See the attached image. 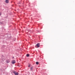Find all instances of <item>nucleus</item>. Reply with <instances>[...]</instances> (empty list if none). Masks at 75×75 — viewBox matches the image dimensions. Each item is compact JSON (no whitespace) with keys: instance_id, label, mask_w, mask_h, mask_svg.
Returning a JSON list of instances; mask_svg holds the SVG:
<instances>
[{"instance_id":"obj_3","label":"nucleus","mask_w":75,"mask_h":75,"mask_svg":"<svg viewBox=\"0 0 75 75\" xmlns=\"http://www.w3.org/2000/svg\"><path fill=\"white\" fill-rule=\"evenodd\" d=\"M11 63L12 64H15V63H16V62L15 60H13L11 62Z\"/></svg>"},{"instance_id":"obj_7","label":"nucleus","mask_w":75,"mask_h":75,"mask_svg":"<svg viewBox=\"0 0 75 75\" xmlns=\"http://www.w3.org/2000/svg\"><path fill=\"white\" fill-rule=\"evenodd\" d=\"M36 64H37V65H38V62H36Z\"/></svg>"},{"instance_id":"obj_9","label":"nucleus","mask_w":75,"mask_h":75,"mask_svg":"<svg viewBox=\"0 0 75 75\" xmlns=\"http://www.w3.org/2000/svg\"><path fill=\"white\" fill-rule=\"evenodd\" d=\"M1 15V13H0V16Z\"/></svg>"},{"instance_id":"obj_8","label":"nucleus","mask_w":75,"mask_h":75,"mask_svg":"<svg viewBox=\"0 0 75 75\" xmlns=\"http://www.w3.org/2000/svg\"><path fill=\"white\" fill-rule=\"evenodd\" d=\"M30 67V65H29L28 67Z\"/></svg>"},{"instance_id":"obj_1","label":"nucleus","mask_w":75,"mask_h":75,"mask_svg":"<svg viewBox=\"0 0 75 75\" xmlns=\"http://www.w3.org/2000/svg\"><path fill=\"white\" fill-rule=\"evenodd\" d=\"M36 46L37 47H38V48H39V47H40V43H38L36 45Z\"/></svg>"},{"instance_id":"obj_4","label":"nucleus","mask_w":75,"mask_h":75,"mask_svg":"<svg viewBox=\"0 0 75 75\" xmlns=\"http://www.w3.org/2000/svg\"><path fill=\"white\" fill-rule=\"evenodd\" d=\"M6 3H8V0H6Z\"/></svg>"},{"instance_id":"obj_5","label":"nucleus","mask_w":75,"mask_h":75,"mask_svg":"<svg viewBox=\"0 0 75 75\" xmlns=\"http://www.w3.org/2000/svg\"><path fill=\"white\" fill-rule=\"evenodd\" d=\"M29 56H30V54H26V56L27 57H29Z\"/></svg>"},{"instance_id":"obj_6","label":"nucleus","mask_w":75,"mask_h":75,"mask_svg":"<svg viewBox=\"0 0 75 75\" xmlns=\"http://www.w3.org/2000/svg\"><path fill=\"white\" fill-rule=\"evenodd\" d=\"M33 67H32L31 68H30V70H31V71H33Z\"/></svg>"},{"instance_id":"obj_2","label":"nucleus","mask_w":75,"mask_h":75,"mask_svg":"<svg viewBox=\"0 0 75 75\" xmlns=\"http://www.w3.org/2000/svg\"><path fill=\"white\" fill-rule=\"evenodd\" d=\"M14 74H15V75H18V72H16V71H14Z\"/></svg>"},{"instance_id":"obj_10","label":"nucleus","mask_w":75,"mask_h":75,"mask_svg":"<svg viewBox=\"0 0 75 75\" xmlns=\"http://www.w3.org/2000/svg\"><path fill=\"white\" fill-rule=\"evenodd\" d=\"M13 58H14V57H13Z\"/></svg>"}]
</instances>
